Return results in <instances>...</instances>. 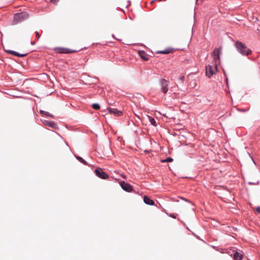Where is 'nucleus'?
Returning a JSON list of instances; mask_svg holds the SVG:
<instances>
[{
	"instance_id": "6e6552de",
	"label": "nucleus",
	"mask_w": 260,
	"mask_h": 260,
	"mask_svg": "<svg viewBox=\"0 0 260 260\" xmlns=\"http://www.w3.org/2000/svg\"><path fill=\"white\" fill-rule=\"evenodd\" d=\"M109 112L111 114H113L116 116H120L122 115V111L118 110L117 109L108 108Z\"/></svg>"
},
{
	"instance_id": "ddd939ff",
	"label": "nucleus",
	"mask_w": 260,
	"mask_h": 260,
	"mask_svg": "<svg viewBox=\"0 0 260 260\" xmlns=\"http://www.w3.org/2000/svg\"><path fill=\"white\" fill-rule=\"evenodd\" d=\"M173 51V49H171V48H167L164 50H161V51H157L156 52L157 53H161V54H169L170 53L172 52V51Z\"/></svg>"
},
{
	"instance_id": "dca6fc26",
	"label": "nucleus",
	"mask_w": 260,
	"mask_h": 260,
	"mask_svg": "<svg viewBox=\"0 0 260 260\" xmlns=\"http://www.w3.org/2000/svg\"><path fill=\"white\" fill-rule=\"evenodd\" d=\"M149 119L150 122L151 123V124L152 125H153L155 126H156V122L154 118H152L150 116H149Z\"/></svg>"
},
{
	"instance_id": "aec40b11",
	"label": "nucleus",
	"mask_w": 260,
	"mask_h": 260,
	"mask_svg": "<svg viewBox=\"0 0 260 260\" xmlns=\"http://www.w3.org/2000/svg\"><path fill=\"white\" fill-rule=\"evenodd\" d=\"M58 1L59 0H50V2L53 4H56L58 2Z\"/></svg>"
},
{
	"instance_id": "f8f14e48",
	"label": "nucleus",
	"mask_w": 260,
	"mask_h": 260,
	"mask_svg": "<svg viewBox=\"0 0 260 260\" xmlns=\"http://www.w3.org/2000/svg\"><path fill=\"white\" fill-rule=\"evenodd\" d=\"M7 52L13 54L15 56H18V57H24L26 55V54H20L17 52H15L14 51L12 50H7Z\"/></svg>"
},
{
	"instance_id": "393cba45",
	"label": "nucleus",
	"mask_w": 260,
	"mask_h": 260,
	"mask_svg": "<svg viewBox=\"0 0 260 260\" xmlns=\"http://www.w3.org/2000/svg\"><path fill=\"white\" fill-rule=\"evenodd\" d=\"M200 0H197V2L199 1ZM204 0H202V2H203Z\"/></svg>"
},
{
	"instance_id": "2eb2a0df",
	"label": "nucleus",
	"mask_w": 260,
	"mask_h": 260,
	"mask_svg": "<svg viewBox=\"0 0 260 260\" xmlns=\"http://www.w3.org/2000/svg\"><path fill=\"white\" fill-rule=\"evenodd\" d=\"M76 157L80 162L83 164L84 165L89 166V164L87 162V161L83 159L81 157L76 156Z\"/></svg>"
},
{
	"instance_id": "b1692460",
	"label": "nucleus",
	"mask_w": 260,
	"mask_h": 260,
	"mask_svg": "<svg viewBox=\"0 0 260 260\" xmlns=\"http://www.w3.org/2000/svg\"><path fill=\"white\" fill-rule=\"evenodd\" d=\"M36 34H37V36H38V34H39L38 32H37Z\"/></svg>"
},
{
	"instance_id": "9d476101",
	"label": "nucleus",
	"mask_w": 260,
	"mask_h": 260,
	"mask_svg": "<svg viewBox=\"0 0 260 260\" xmlns=\"http://www.w3.org/2000/svg\"><path fill=\"white\" fill-rule=\"evenodd\" d=\"M55 50L59 53H69L72 52L70 49L64 48H57Z\"/></svg>"
},
{
	"instance_id": "412c9836",
	"label": "nucleus",
	"mask_w": 260,
	"mask_h": 260,
	"mask_svg": "<svg viewBox=\"0 0 260 260\" xmlns=\"http://www.w3.org/2000/svg\"><path fill=\"white\" fill-rule=\"evenodd\" d=\"M256 211L258 213H260V207H257L256 208Z\"/></svg>"
},
{
	"instance_id": "20e7f679",
	"label": "nucleus",
	"mask_w": 260,
	"mask_h": 260,
	"mask_svg": "<svg viewBox=\"0 0 260 260\" xmlns=\"http://www.w3.org/2000/svg\"><path fill=\"white\" fill-rule=\"evenodd\" d=\"M206 71L207 76L210 77L217 71V65L214 63L213 66L208 65L206 67Z\"/></svg>"
},
{
	"instance_id": "a211bd4d",
	"label": "nucleus",
	"mask_w": 260,
	"mask_h": 260,
	"mask_svg": "<svg viewBox=\"0 0 260 260\" xmlns=\"http://www.w3.org/2000/svg\"><path fill=\"white\" fill-rule=\"evenodd\" d=\"M173 158H171V157H168L167 158V159H162L161 160V162H172L173 161Z\"/></svg>"
},
{
	"instance_id": "f3484780",
	"label": "nucleus",
	"mask_w": 260,
	"mask_h": 260,
	"mask_svg": "<svg viewBox=\"0 0 260 260\" xmlns=\"http://www.w3.org/2000/svg\"><path fill=\"white\" fill-rule=\"evenodd\" d=\"M92 107L95 110H99L100 109V106L99 104L94 103L92 105Z\"/></svg>"
},
{
	"instance_id": "9b49d317",
	"label": "nucleus",
	"mask_w": 260,
	"mask_h": 260,
	"mask_svg": "<svg viewBox=\"0 0 260 260\" xmlns=\"http://www.w3.org/2000/svg\"><path fill=\"white\" fill-rule=\"evenodd\" d=\"M144 202L145 204L149 205H153L154 204V201L147 196L144 197Z\"/></svg>"
},
{
	"instance_id": "0eeeda50",
	"label": "nucleus",
	"mask_w": 260,
	"mask_h": 260,
	"mask_svg": "<svg viewBox=\"0 0 260 260\" xmlns=\"http://www.w3.org/2000/svg\"><path fill=\"white\" fill-rule=\"evenodd\" d=\"M120 185L121 188L125 191L127 192H131L133 190L132 186L128 183L125 182L124 181H121Z\"/></svg>"
},
{
	"instance_id": "a878e982",
	"label": "nucleus",
	"mask_w": 260,
	"mask_h": 260,
	"mask_svg": "<svg viewBox=\"0 0 260 260\" xmlns=\"http://www.w3.org/2000/svg\"><path fill=\"white\" fill-rule=\"evenodd\" d=\"M159 2H161L162 0H158Z\"/></svg>"
},
{
	"instance_id": "7ed1b4c3",
	"label": "nucleus",
	"mask_w": 260,
	"mask_h": 260,
	"mask_svg": "<svg viewBox=\"0 0 260 260\" xmlns=\"http://www.w3.org/2000/svg\"><path fill=\"white\" fill-rule=\"evenodd\" d=\"M221 52V47L215 48L212 52L211 56L213 58L214 64H217L220 62V58Z\"/></svg>"
},
{
	"instance_id": "423d86ee",
	"label": "nucleus",
	"mask_w": 260,
	"mask_h": 260,
	"mask_svg": "<svg viewBox=\"0 0 260 260\" xmlns=\"http://www.w3.org/2000/svg\"><path fill=\"white\" fill-rule=\"evenodd\" d=\"M94 172L96 175L102 179H105L109 177L108 175L101 168L96 169Z\"/></svg>"
},
{
	"instance_id": "6ab92c4d",
	"label": "nucleus",
	"mask_w": 260,
	"mask_h": 260,
	"mask_svg": "<svg viewBox=\"0 0 260 260\" xmlns=\"http://www.w3.org/2000/svg\"><path fill=\"white\" fill-rule=\"evenodd\" d=\"M44 115H47V116H49L51 117H53V116L50 114H49L48 112H46L45 114Z\"/></svg>"
},
{
	"instance_id": "1a4fd4ad",
	"label": "nucleus",
	"mask_w": 260,
	"mask_h": 260,
	"mask_svg": "<svg viewBox=\"0 0 260 260\" xmlns=\"http://www.w3.org/2000/svg\"><path fill=\"white\" fill-rule=\"evenodd\" d=\"M139 54L141 58L145 61H147L149 60L148 55L146 53V52L144 51H140L139 52Z\"/></svg>"
},
{
	"instance_id": "f257e3e1",
	"label": "nucleus",
	"mask_w": 260,
	"mask_h": 260,
	"mask_svg": "<svg viewBox=\"0 0 260 260\" xmlns=\"http://www.w3.org/2000/svg\"><path fill=\"white\" fill-rule=\"evenodd\" d=\"M235 45L238 51L242 55L248 56L252 53V51L241 42H236Z\"/></svg>"
},
{
	"instance_id": "4be33fe9",
	"label": "nucleus",
	"mask_w": 260,
	"mask_h": 260,
	"mask_svg": "<svg viewBox=\"0 0 260 260\" xmlns=\"http://www.w3.org/2000/svg\"><path fill=\"white\" fill-rule=\"evenodd\" d=\"M179 79L180 80H181L182 81H183L184 79V76H182L180 77Z\"/></svg>"
},
{
	"instance_id": "39448f33",
	"label": "nucleus",
	"mask_w": 260,
	"mask_h": 260,
	"mask_svg": "<svg viewBox=\"0 0 260 260\" xmlns=\"http://www.w3.org/2000/svg\"><path fill=\"white\" fill-rule=\"evenodd\" d=\"M161 86V91L165 94L168 91L169 81L165 79H161L159 81Z\"/></svg>"
},
{
	"instance_id": "f03ea898",
	"label": "nucleus",
	"mask_w": 260,
	"mask_h": 260,
	"mask_svg": "<svg viewBox=\"0 0 260 260\" xmlns=\"http://www.w3.org/2000/svg\"><path fill=\"white\" fill-rule=\"evenodd\" d=\"M29 18V14L26 12L16 13L14 15L13 24L15 25L20 23Z\"/></svg>"
},
{
	"instance_id": "5701e85b",
	"label": "nucleus",
	"mask_w": 260,
	"mask_h": 260,
	"mask_svg": "<svg viewBox=\"0 0 260 260\" xmlns=\"http://www.w3.org/2000/svg\"><path fill=\"white\" fill-rule=\"evenodd\" d=\"M46 112L44 111H42V110H41L40 111V113L42 114V115H45Z\"/></svg>"
},
{
	"instance_id": "4468645a",
	"label": "nucleus",
	"mask_w": 260,
	"mask_h": 260,
	"mask_svg": "<svg viewBox=\"0 0 260 260\" xmlns=\"http://www.w3.org/2000/svg\"><path fill=\"white\" fill-rule=\"evenodd\" d=\"M242 255L238 252L235 253L234 254V258L235 260H241L242 259Z\"/></svg>"
}]
</instances>
